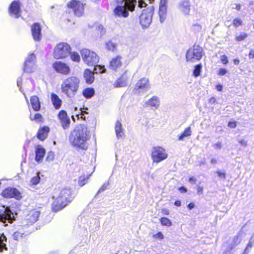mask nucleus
Wrapping results in <instances>:
<instances>
[{
  "mask_svg": "<svg viewBox=\"0 0 254 254\" xmlns=\"http://www.w3.org/2000/svg\"><path fill=\"white\" fill-rule=\"evenodd\" d=\"M90 138V131L86 126L81 125L71 131L69 141L72 146L82 150H86L88 148L87 141Z\"/></svg>",
  "mask_w": 254,
  "mask_h": 254,
  "instance_id": "1",
  "label": "nucleus"
},
{
  "mask_svg": "<svg viewBox=\"0 0 254 254\" xmlns=\"http://www.w3.org/2000/svg\"><path fill=\"white\" fill-rule=\"evenodd\" d=\"M118 4L114 10L116 17L126 18L128 16V11L134 10L136 0H116ZM154 0H138V6L140 8L146 7L147 2L152 3Z\"/></svg>",
  "mask_w": 254,
  "mask_h": 254,
  "instance_id": "2",
  "label": "nucleus"
},
{
  "mask_svg": "<svg viewBox=\"0 0 254 254\" xmlns=\"http://www.w3.org/2000/svg\"><path fill=\"white\" fill-rule=\"evenodd\" d=\"M74 193L70 189H63L60 195L54 200L52 208L55 212L59 211L65 207L74 198Z\"/></svg>",
  "mask_w": 254,
  "mask_h": 254,
  "instance_id": "3",
  "label": "nucleus"
},
{
  "mask_svg": "<svg viewBox=\"0 0 254 254\" xmlns=\"http://www.w3.org/2000/svg\"><path fill=\"white\" fill-rule=\"evenodd\" d=\"M79 86V80L75 76L64 79L62 85V92L69 98H73L76 94Z\"/></svg>",
  "mask_w": 254,
  "mask_h": 254,
  "instance_id": "4",
  "label": "nucleus"
},
{
  "mask_svg": "<svg viewBox=\"0 0 254 254\" xmlns=\"http://www.w3.org/2000/svg\"><path fill=\"white\" fill-rule=\"evenodd\" d=\"M17 213L12 211L9 207L0 208V224L6 227L8 224L13 223L16 220Z\"/></svg>",
  "mask_w": 254,
  "mask_h": 254,
  "instance_id": "5",
  "label": "nucleus"
},
{
  "mask_svg": "<svg viewBox=\"0 0 254 254\" xmlns=\"http://www.w3.org/2000/svg\"><path fill=\"white\" fill-rule=\"evenodd\" d=\"M154 10V8L153 6H149L142 10L139 16V22L142 28H147L151 24Z\"/></svg>",
  "mask_w": 254,
  "mask_h": 254,
  "instance_id": "6",
  "label": "nucleus"
},
{
  "mask_svg": "<svg viewBox=\"0 0 254 254\" xmlns=\"http://www.w3.org/2000/svg\"><path fill=\"white\" fill-rule=\"evenodd\" d=\"M203 55L202 48L198 45H194L190 48L186 53V60L187 62H194L200 60Z\"/></svg>",
  "mask_w": 254,
  "mask_h": 254,
  "instance_id": "7",
  "label": "nucleus"
},
{
  "mask_svg": "<svg viewBox=\"0 0 254 254\" xmlns=\"http://www.w3.org/2000/svg\"><path fill=\"white\" fill-rule=\"evenodd\" d=\"M71 48L66 43H61L55 48L54 57L57 59H63L67 57L70 53Z\"/></svg>",
  "mask_w": 254,
  "mask_h": 254,
  "instance_id": "8",
  "label": "nucleus"
},
{
  "mask_svg": "<svg viewBox=\"0 0 254 254\" xmlns=\"http://www.w3.org/2000/svg\"><path fill=\"white\" fill-rule=\"evenodd\" d=\"M81 55L84 62L88 65H93L99 62V57L97 54L88 49H83Z\"/></svg>",
  "mask_w": 254,
  "mask_h": 254,
  "instance_id": "9",
  "label": "nucleus"
},
{
  "mask_svg": "<svg viewBox=\"0 0 254 254\" xmlns=\"http://www.w3.org/2000/svg\"><path fill=\"white\" fill-rule=\"evenodd\" d=\"M168 157L165 150L161 147L155 146L152 148L151 157L154 162L158 163Z\"/></svg>",
  "mask_w": 254,
  "mask_h": 254,
  "instance_id": "10",
  "label": "nucleus"
},
{
  "mask_svg": "<svg viewBox=\"0 0 254 254\" xmlns=\"http://www.w3.org/2000/svg\"><path fill=\"white\" fill-rule=\"evenodd\" d=\"M41 212L38 209L31 210L22 221L23 226H29L36 222L39 218Z\"/></svg>",
  "mask_w": 254,
  "mask_h": 254,
  "instance_id": "11",
  "label": "nucleus"
},
{
  "mask_svg": "<svg viewBox=\"0 0 254 254\" xmlns=\"http://www.w3.org/2000/svg\"><path fill=\"white\" fill-rule=\"evenodd\" d=\"M21 3L19 0H14L9 6V14L15 18H18L21 16Z\"/></svg>",
  "mask_w": 254,
  "mask_h": 254,
  "instance_id": "12",
  "label": "nucleus"
},
{
  "mask_svg": "<svg viewBox=\"0 0 254 254\" xmlns=\"http://www.w3.org/2000/svg\"><path fill=\"white\" fill-rule=\"evenodd\" d=\"M67 6L72 8L75 15L79 17L83 15L84 12V5L79 1L72 0L68 2Z\"/></svg>",
  "mask_w": 254,
  "mask_h": 254,
  "instance_id": "13",
  "label": "nucleus"
},
{
  "mask_svg": "<svg viewBox=\"0 0 254 254\" xmlns=\"http://www.w3.org/2000/svg\"><path fill=\"white\" fill-rule=\"evenodd\" d=\"M150 88V85L148 79L143 77L139 79L136 83L134 87V90L136 92L139 93L141 92H144Z\"/></svg>",
  "mask_w": 254,
  "mask_h": 254,
  "instance_id": "14",
  "label": "nucleus"
},
{
  "mask_svg": "<svg viewBox=\"0 0 254 254\" xmlns=\"http://www.w3.org/2000/svg\"><path fill=\"white\" fill-rule=\"evenodd\" d=\"M2 195L5 198H15L20 199L21 194L20 191L15 188H8L3 190L1 193Z\"/></svg>",
  "mask_w": 254,
  "mask_h": 254,
  "instance_id": "15",
  "label": "nucleus"
},
{
  "mask_svg": "<svg viewBox=\"0 0 254 254\" xmlns=\"http://www.w3.org/2000/svg\"><path fill=\"white\" fill-rule=\"evenodd\" d=\"M62 127L64 129H68L70 125V120L67 116V113L64 110H61L59 112L58 115Z\"/></svg>",
  "mask_w": 254,
  "mask_h": 254,
  "instance_id": "16",
  "label": "nucleus"
},
{
  "mask_svg": "<svg viewBox=\"0 0 254 254\" xmlns=\"http://www.w3.org/2000/svg\"><path fill=\"white\" fill-rule=\"evenodd\" d=\"M130 76V72L126 70L114 83V86L116 88L125 87L127 84V81Z\"/></svg>",
  "mask_w": 254,
  "mask_h": 254,
  "instance_id": "17",
  "label": "nucleus"
},
{
  "mask_svg": "<svg viewBox=\"0 0 254 254\" xmlns=\"http://www.w3.org/2000/svg\"><path fill=\"white\" fill-rule=\"evenodd\" d=\"M53 67L58 73L66 75L70 72V68L66 64L57 61L53 64Z\"/></svg>",
  "mask_w": 254,
  "mask_h": 254,
  "instance_id": "18",
  "label": "nucleus"
},
{
  "mask_svg": "<svg viewBox=\"0 0 254 254\" xmlns=\"http://www.w3.org/2000/svg\"><path fill=\"white\" fill-rule=\"evenodd\" d=\"M178 8L185 15H189L191 9L190 0H181L178 4Z\"/></svg>",
  "mask_w": 254,
  "mask_h": 254,
  "instance_id": "19",
  "label": "nucleus"
},
{
  "mask_svg": "<svg viewBox=\"0 0 254 254\" xmlns=\"http://www.w3.org/2000/svg\"><path fill=\"white\" fill-rule=\"evenodd\" d=\"M35 160L38 163H41L46 154L45 149L42 145H38L35 147Z\"/></svg>",
  "mask_w": 254,
  "mask_h": 254,
  "instance_id": "20",
  "label": "nucleus"
},
{
  "mask_svg": "<svg viewBox=\"0 0 254 254\" xmlns=\"http://www.w3.org/2000/svg\"><path fill=\"white\" fill-rule=\"evenodd\" d=\"M31 32L35 41H39L41 40L42 37L41 27L38 23H34L31 26Z\"/></svg>",
  "mask_w": 254,
  "mask_h": 254,
  "instance_id": "21",
  "label": "nucleus"
},
{
  "mask_svg": "<svg viewBox=\"0 0 254 254\" xmlns=\"http://www.w3.org/2000/svg\"><path fill=\"white\" fill-rule=\"evenodd\" d=\"M122 57L117 56L113 58L110 63V67L113 70H116L118 67L122 65Z\"/></svg>",
  "mask_w": 254,
  "mask_h": 254,
  "instance_id": "22",
  "label": "nucleus"
},
{
  "mask_svg": "<svg viewBox=\"0 0 254 254\" xmlns=\"http://www.w3.org/2000/svg\"><path fill=\"white\" fill-rule=\"evenodd\" d=\"M115 130L118 139L123 138L124 137V129L122 127V124L119 121H117L116 123Z\"/></svg>",
  "mask_w": 254,
  "mask_h": 254,
  "instance_id": "23",
  "label": "nucleus"
},
{
  "mask_svg": "<svg viewBox=\"0 0 254 254\" xmlns=\"http://www.w3.org/2000/svg\"><path fill=\"white\" fill-rule=\"evenodd\" d=\"M49 127L47 126L40 128L37 134V136L41 140H44L47 137L48 133L49 132Z\"/></svg>",
  "mask_w": 254,
  "mask_h": 254,
  "instance_id": "24",
  "label": "nucleus"
},
{
  "mask_svg": "<svg viewBox=\"0 0 254 254\" xmlns=\"http://www.w3.org/2000/svg\"><path fill=\"white\" fill-rule=\"evenodd\" d=\"M51 101L52 104L56 110L59 109L62 106V101L59 96L55 93L51 94Z\"/></svg>",
  "mask_w": 254,
  "mask_h": 254,
  "instance_id": "25",
  "label": "nucleus"
},
{
  "mask_svg": "<svg viewBox=\"0 0 254 254\" xmlns=\"http://www.w3.org/2000/svg\"><path fill=\"white\" fill-rule=\"evenodd\" d=\"M100 228L99 221L95 219H92L90 220L89 229L91 234H94L95 232L98 231Z\"/></svg>",
  "mask_w": 254,
  "mask_h": 254,
  "instance_id": "26",
  "label": "nucleus"
},
{
  "mask_svg": "<svg viewBox=\"0 0 254 254\" xmlns=\"http://www.w3.org/2000/svg\"><path fill=\"white\" fill-rule=\"evenodd\" d=\"M167 7L159 5L158 11V15L159 16V21L162 23H163L167 17Z\"/></svg>",
  "mask_w": 254,
  "mask_h": 254,
  "instance_id": "27",
  "label": "nucleus"
},
{
  "mask_svg": "<svg viewBox=\"0 0 254 254\" xmlns=\"http://www.w3.org/2000/svg\"><path fill=\"white\" fill-rule=\"evenodd\" d=\"M30 102L32 108L35 111H38L41 109V104L39 98L37 96H33L31 97Z\"/></svg>",
  "mask_w": 254,
  "mask_h": 254,
  "instance_id": "28",
  "label": "nucleus"
},
{
  "mask_svg": "<svg viewBox=\"0 0 254 254\" xmlns=\"http://www.w3.org/2000/svg\"><path fill=\"white\" fill-rule=\"evenodd\" d=\"M84 77L88 84H91L94 80L93 72L90 69H86L84 73Z\"/></svg>",
  "mask_w": 254,
  "mask_h": 254,
  "instance_id": "29",
  "label": "nucleus"
},
{
  "mask_svg": "<svg viewBox=\"0 0 254 254\" xmlns=\"http://www.w3.org/2000/svg\"><path fill=\"white\" fill-rule=\"evenodd\" d=\"M160 101L158 97L156 96H153L151 99L148 100L146 104L152 107H154L155 109L158 108L159 106Z\"/></svg>",
  "mask_w": 254,
  "mask_h": 254,
  "instance_id": "30",
  "label": "nucleus"
},
{
  "mask_svg": "<svg viewBox=\"0 0 254 254\" xmlns=\"http://www.w3.org/2000/svg\"><path fill=\"white\" fill-rule=\"evenodd\" d=\"M247 227V225L243 227L241 231H240L238 235L234 237L233 240V247H235L238 245L241 242L242 240V237L243 236V231L246 229Z\"/></svg>",
  "mask_w": 254,
  "mask_h": 254,
  "instance_id": "31",
  "label": "nucleus"
},
{
  "mask_svg": "<svg viewBox=\"0 0 254 254\" xmlns=\"http://www.w3.org/2000/svg\"><path fill=\"white\" fill-rule=\"evenodd\" d=\"M7 238L4 234H0V252L7 250Z\"/></svg>",
  "mask_w": 254,
  "mask_h": 254,
  "instance_id": "32",
  "label": "nucleus"
},
{
  "mask_svg": "<svg viewBox=\"0 0 254 254\" xmlns=\"http://www.w3.org/2000/svg\"><path fill=\"white\" fill-rule=\"evenodd\" d=\"M192 131L191 127H189L185 128L184 131L181 134L178 135V140L183 141L185 137H189L191 135Z\"/></svg>",
  "mask_w": 254,
  "mask_h": 254,
  "instance_id": "33",
  "label": "nucleus"
},
{
  "mask_svg": "<svg viewBox=\"0 0 254 254\" xmlns=\"http://www.w3.org/2000/svg\"><path fill=\"white\" fill-rule=\"evenodd\" d=\"M27 234L23 232L21 230H19L12 234V238L14 240L19 241L21 239L25 238Z\"/></svg>",
  "mask_w": 254,
  "mask_h": 254,
  "instance_id": "34",
  "label": "nucleus"
},
{
  "mask_svg": "<svg viewBox=\"0 0 254 254\" xmlns=\"http://www.w3.org/2000/svg\"><path fill=\"white\" fill-rule=\"evenodd\" d=\"M82 94L86 99H90L94 95L95 90L93 88H86L83 90Z\"/></svg>",
  "mask_w": 254,
  "mask_h": 254,
  "instance_id": "35",
  "label": "nucleus"
},
{
  "mask_svg": "<svg viewBox=\"0 0 254 254\" xmlns=\"http://www.w3.org/2000/svg\"><path fill=\"white\" fill-rule=\"evenodd\" d=\"M35 64L33 63H27L26 62L24 63L23 71L27 73H31L34 71Z\"/></svg>",
  "mask_w": 254,
  "mask_h": 254,
  "instance_id": "36",
  "label": "nucleus"
},
{
  "mask_svg": "<svg viewBox=\"0 0 254 254\" xmlns=\"http://www.w3.org/2000/svg\"><path fill=\"white\" fill-rule=\"evenodd\" d=\"M254 246V234L252 235L251 238L249 243L248 244L246 248L243 252L242 254H248L252 247Z\"/></svg>",
  "mask_w": 254,
  "mask_h": 254,
  "instance_id": "37",
  "label": "nucleus"
},
{
  "mask_svg": "<svg viewBox=\"0 0 254 254\" xmlns=\"http://www.w3.org/2000/svg\"><path fill=\"white\" fill-rule=\"evenodd\" d=\"M94 67L93 69V71H92L95 73H102L105 72L106 68L104 66H102L101 65H95L94 64Z\"/></svg>",
  "mask_w": 254,
  "mask_h": 254,
  "instance_id": "38",
  "label": "nucleus"
},
{
  "mask_svg": "<svg viewBox=\"0 0 254 254\" xmlns=\"http://www.w3.org/2000/svg\"><path fill=\"white\" fill-rule=\"evenodd\" d=\"M41 180V178L39 174H37L36 176L32 177L30 181V186H36L38 185Z\"/></svg>",
  "mask_w": 254,
  "mask_h": 254,
  "instance_id": "39",
  "label": "nucleus"
},
{
  "mask_svg": "<svg viewBox=\"0 0 254 254\" xmlns=\"http://www.w3.org/2000/svg\"><path fill=\"white\" fill-rule=\"evenodd\" d=\"M202 66L201 64H198L194 66L193 71V75L194 77H196L200 75L202 69Z\"/></svg>",
  "mask_w": 254,
  "mask_h": 254,
  "instance_id": "40",
  "label": "nucleus"
},
{
  "mask_svg": "<svg viewBox=\"0 0 254 254\" xmlns=\"http://www.w3.org/2000/svg\"><path fill=\"white\" fill-rule=\"evenodd\" d=\"M91 175H89L86 177L84 176H80L78 180V185L80 187L83 186L84 185H85L88 181V179L89 177Z\"/></svg>",
  "mask_w": 254,
  "mask_h": 254,
  "instance_id": "41",
  "label": "nucleus"
},
{
  "mask_svg": "<svg viewBox=\"0 0 254 254\" xmlns=\"http://www.w3.org/2000/svg\"><path fill=\"white\" fill-rule=\"evenodd\" d=\"M30 119L31 121H35L37 122H40L42 119V115L39 113H36L34 115L31 114Z\"/></svg>",
  "mask_w": 254,
  "mask_h": 254,
  "instance_id": "42",
  "label": "nucleus"
},
{
  "mask_svg": "<svg viewBox=\"0 0 254 254\" xmlns=\"http://www.w3.org/2000/svg\"><path fill=\"white\" fill-rule=\"evenodd\" d=\"M160 222L162 225L170 227L172 225L171 221L166 217H162L160 219Z\"/></svg>",
  "mask_w": 254,
  "mask_h": 254,
  "instance_id": "43",
  "label": "nucleus"
},
{
  "mask_svg": "<svg viewBox=\"0 0 254 254\" xmlns=\"http://www.w3.org/2000/svg\"><path fill=\"white\" fill-rule=\"evenodd\" d=\"M35 59L36 57L35 55L34 54H30L28 56L25 62H26V64H27V63L35 64Z\"/></svg>",
  "mask_w": 254,
  "mask_h": 254,
  "instance_id": "44",
  "label": "nucleus"
},
{
  "mask_svg": "<svg viewBox=\"0 0 254 254\" xmlns=\"http://www.w3.org/2000/svg\"><path fill=\"white\" fill-rule=\"evenodd\" d=\"M191 30L195 33H198L201 31L202 29V26L198 23H195L191 26Z\"/></svg>",
  "mask_w": 254,
  "mask_h": 254,
  "instance_id": "45",
  "label": "nucleus"
},
{
  "mask_svg": "<svg viewBox=\"0 0 254 254\" xmlns=\"http://www.w3.org/2000/svg\"><path fill=\"white\" fill-rule=\"evenodd\" d=\"M106 48L108 50L114 51L117 47V44L114 42L109 41L106 44Z\"/></svg>",
  "mask_w": 254,
  "mask_h": 254,
  "instance_id": "46",
  "label": "nucleus"
},
{
  "mask_svg": "<svg viewBox=\"0 0 254 254\" xmlns=\"http://www.w3.org/2000/svg\"><path fill=\"white\" fill-rule=\"evenodd\" d=\"M70 58L71 59L74 61L78 62L80 61V58L79 55L76 52H70Z\"/></svg>",
  "mask_w": 254,
  "mask_h": 254,
  "instance_id": "47",
  "label": "nucleus"
},
{
  "mask_svg": "<svg viewBox=\"0 0 254 254\" xmlns=\"http://www.w3.org/2000/svg\"><path fill=\"white\" fill-rule=\"evenodd\" d=\"M248 37V34L244 32H242L239 35L237 36L235 39L237 41H242L245 40Z\"/></svg>",
  "mask_w": 254,
  "mask_h": 254,
  "instance_id": "48",
  "label": "nucleus"
},
{
  "mask_svg": "<svg viewBox=\"0 0 254 254\" xmlns=\"http://www.w3.org/2000/svg\"><path fill=\"white\" fill-rule=\"evenodd\" d=\"M55 157L54 152L53 151H49L48 152L46 160L48 162L52 161Z\"/></svg>",
  "mask_w": 254,
  "mask_h": 254,
  "instance_id": "49",
  "label": "nucleus"
},
{
  "mask_svg": "<svg viewBox=\"0 0 254 254\" xmlns=\"http://www.w3.org/2000/svg\"><path fill=\"white\" fill-rule=\"evenodd\" d=\"M109 185V182H106L99 189V190H98L97 193V194H99L104 191H105L107 187H108V186Z\"/></svg>",
  "mask_w": 254,
  "mask_h": 254,
  "instance_id": "50",
  "label": "nucleus"
},
{
  "mask_svg": "<svg viewBox=\"0 0 254 254\" xmlns=\"http://www.w3.org/2000/svg\"><path fill=\"white\" fill-rule=\"evenodd\" d=\"M233 24L235 27H237L242 25V21L240 18H236L234 19Z\"/></svg>",
  "mask_w": 254,
  "mask_h": 254,
  "instance_id": "51",
  "label": "nucleus"
},
{
  "mask_svg": "<svg viewBox=\"0 0 254 254\" xmlns=\"http://www.w3.org/2000/svg\"><path fill=\"white\" fill-rule=\"evenodd\" d=\"M22 79L21 77H18L17 79V85L19 87V90L21 92H23V90L22 89Z\"/></svg>",
  "mask_w": 254,
  "mask_h": 254,
  "instance_id": "52",
  "label": "nucleus"
},
{
  "mask_svg": "<svg viewBox=\"0 0 254 254\" xmlns=\"http://www.w3.org/2000/svg\"><path fill=\"white\" fill-rule=\"evenodd\" d=\"M220 60L221 62L224 64H227L228 63V58L225 55L221 56L220 57Z\"/></svg>",
  "mask_w": 254,
  "mask_h": 254,
  "instance_id": "53",
  "label": "nucleus"
},
{
  "mask_svg": "<svg viewBox=\"0 0 254 254\" xmlns=\"http://www.w3.org/2000/svg\"><path fill=\"white\" fill-rule=\"evenodd\" d=\"M218 177L221 179H225L226 178V173L224 172L218 171L216 172Z\"/></svg>",
  "mask_w": 254,
  "mask_h": 254,
  "instance_id": "54",
  "label": "nucleus"
},
{
  "mask_svg": "<svg viewBox=\"0 0 254 254\" xmlns=\"http://www.w3.org/2000/svg\"><path fill=\"white\" fill-rule=\"evenodd\" d=\"M213 147L216 150H220L222 147V144L220 142H218L214 144Z\"/></svg>",
  "mask_w": 254,
  "mask_h": 254,
  "instance_id": "55",
  "label": "nucleus"
},
{
  "mask_svg": "<svg viewBox=\"0 0 254 254\" xmlns=\"http://www.w3.org/2000/svg\"><path fill=\"white\" fill-rule=\"evenodd\" d=\"M227 72V70L225 68H220L219 70L218 75L222 76L224 75Z\"/></svg>",
  "mask_w": 254,
  "mask_h": 254,
  "instance_id": "56",
  "label": "nucleus"
},
{
  "mask_svg": "<svg viewBox=\"0 0 254 254\" xmlns=\"http://www.w3.org/2000/svg\"><path fill=\"white\" fill-rule=\"evenodd\" d=\"M228 126L230 128H234L237 126V123L236 122H229Z\"/></svg>",
  "mask_w": 254,
  "mask_h": 254,
  "instance_id": "57",
  "label": "nucleus"
},
{
  "mask_svg": "<svg viewBox=\"0 0 254 254\" xmlns=\"http://www.w3.org/2000/svg\"><path fill=\"white\" fill-rule=\"evenodd\" d=\"M153 237L160 239H163L164 238V236L161 232L157 233L156 234L154 235Z\"/></svg>",
  "mask_w": 254,
  "mask_h": 254,
  "instance_id": "58",
  "label": "nucleus"
},
{
  "mask_svg": "<svg viewBox=\"0 0 254 254\" xmlns=\"http://www.w3.org/2000/svg\"><path fill=\"white\" fill-rule=\"evenodd\" d=\"M238 142L241 145L246 147L247 146V141L245 139H240Z\"/></svg>",
  "mask_w": 254,
  "mask_h": 254,
  "instance_id": "59",
  "label": "nucleus"
},
{
  "mask_svg": "<svg viewBox=\"0 0 254 254\" xmlns=\"http://www.w3.org/2000/svg\"><path fill=\"white\" fill-rule=\"evenodd\" d=\"M196 181V179L193 177H191L189 178V182L191 184H195Z\"/></svg>",
  "mask_w": 254,
  "mask_h": 254,
  "instance_id": "60",
  "label": "nucleus"
},
{
  "mask_svg": "<svg viewBox=\"0 0 254 254\" xmlns=\"http://www.w3.org/2000/svg\"><path fill=\"white\" fill-rule=\"evenodd\" d=\"M167 2H168V0H160L159 5L167 6Z\"/></svg>",
  "mask_w": 254,
  "mask_h": 254,
  "instance_id": "61",
  "label": "nucleus"
},
{
  "mask_svg": "<svg viewBox=\"0 0 254 254\" xmlns=\"http://www.w3.org/2000/svg\"><path fill=\"white\" fill-rule=\"evenodd\" d=\"M197 193L200 195L203 193V188L200 186H198L197 188Z\"/></svg>",
  "mask_w": 254,
  "mask_h": 254,
  "instance_id": "62",
  "label": "nucleus"
},
{
  "mask_svg": "<svg viewBox=\"0 0 254 254\" xmlns=\"http://www.w3.org/2000/svg\"><path fill=\"white\" fill-rule=\"evenodd\" d=\"M249 59H254V50L251 49L250 51L249 54Z\"/></svg>",
  "mask_w": 254,
  "mask_h": 254,
  "instance_id": "63",
  "label": "nucleus"
},
{
  "mask_svg": "<svg viewBox=\"0 0 254 254\" xmlns=\"http://www.w3.org/2000/svg\"><path fill=\"white\" fill-rule=\"evenodd\" d=\"M179 190L182 193H185L187 192V189L185 187H181L179 188Z\"/></svg>",
  "mask_w": 254,
  "mask_h": 254,
  "instance_id": "64",
  "label": "nucleus"
}]
</instances>
